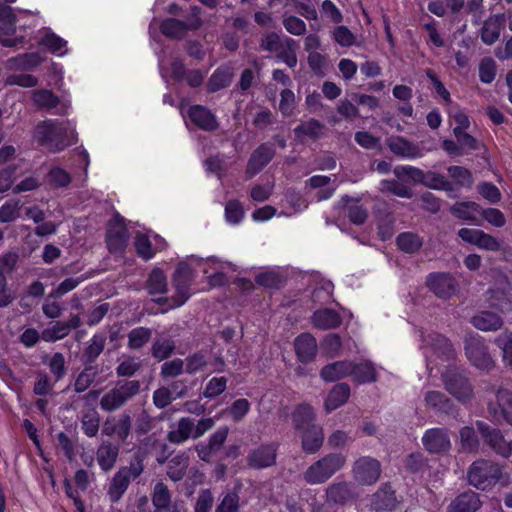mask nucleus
<instances>
[{
	"label": "nucleus",
	"mask_w": 512,
	"mask_h": 512,
	"mask_svg": "<svg viewBox=\"0 0 512 512\" xmlns=\"http://www.w3.org/2000/svg\"><path fill=\"white\" fill-rule=\"evenodd\" d=\"M333 289V283L329 280H324L316 285L312 290H305V293L308 296L307 301L310 302L313 311L309 320L337 321L343 320L344 318L352 320V313H346V310L343 309L344 314H341L332 308L326 307V305L330 304L333 300Z\"/></svg>",
	"instance_id": "f257e3e1"
},
{
	"label": "nucleus",
	"mask_w": 512,
	"mask_h": 512,
	"mask_svg": "<svg viewBox=\"0 0 512 512\" xmlns=\"http://www.w3.org/2000/svg\"><path fill=\"white\" fill-rule=\"evenodd\" d=\"M194 281V272L187 262H180L173 273L172 282L175 295L171 298L160 297L154 301L157 306L155 313H165L186 303L191 296V285Z\"/></svg>",
	"instance_id": "f03ea898"
},
{
	"label": "nucleus",
	"mask_w": 512,
	"mask_h": 512,
	"mask_svg": "<svg viewBox=\"0 0 512 512\" xmlns=\"http://www.w3.org/2000/svg\"><path fill=\"white\" fill-rule=\"evenodd\" d=\"M503 478V467L494 461L478 459L467 470L468 483L481 491L491 490Z\"/></svg>",
	"instance_id": "7ed1b4c3"
},
{
	"label": "nucleus",
	"mask_w": 512,
	"mask_h": 512,
	"mask_svg": "<svg viewBox=\"0 0 512 512\" xmlns=\"http://www.w3.org/2000/svg\"><path fill=\"white\" fill-rule=\"evenodd\" d=\"M346 464V457L340 453H330L314 462L303 473L304 480L310 485L323 484Z\"/></svg>",
	"instance_id": "20e7f679"
},
{
	"label": "nucleus",
	"mask_w": 512,
	"mask_h": 512,
	"mask_svg": "<svg viewBox=\"0 0 512 512\" xmlns=\"http://www.w3.org/2000/svg\"><path fill=\"white\" fill-rule=\"evenodd\" d=\"M140 383L136 380L120 382L113 389L105 393L100 399L103 411L113 412L120 409L129 399L139 393Z\"/></svg>",
	"instance_id": "39448f33"
},
{
	"label": "nucleus",
	"mask_w": 512,
	"mask_h": 512,
	"mask_svg": "<svg viewBox=\"0 0 512 512\" xmlns=\"http://www.w3.org/2000/svg\"><path fill=\"white\" fill-rule=\"evenodd\" d=\"M66 130L51 121H44L36 127V138L41 146L46 147L50 152L63 151L69 143L66 141Z\"/></svg>",
	"instance_id": "423d86ee"
},
{
	"label": "nucleus",
	"mask_w": 512,
	"mask_h": 512,
	"mask_svg": "<svg viewBox=\"0 0 512 512\" xmlns=\"http://www.w3.org/2000/svg\"><path fill=\"white\" fill-rule=\"evenodd\" d=\"M445 389L459 402H469L473 396V387L468 378L456 370H447L442 374Z\"/></svg>",
	"instance_id": "0eeeda50"
},
{
	"label": "nucleus",
	"mask_w": 512,
	"mask_h": 512,
	"mask_svg": "<svg viewBox=\"0 0 512 512\" xmlns=\"http://www.w3.org/2000/svg\"><path fill=\"white\" fill-rule=\"evenodd\" d=\"M476 426L484 442L496 454L503 458L512 456V440H507L500 429L482 421H478Z\"/></svg>",
	"instance_id": "6e6552de"
},
{
	"label": "nucleus",
	"mask_w": 512,
	"mask_h": 512,
	"mask_svg": "<svg viewBox=\"0 0 512 512\" xmlns=\"http://www.w3.org/2000/svg\"><path fill=\"white\" fill-rule=\"evenodd\" d=\"M129 232L125 219L116 213L109 222L106 234V245L110 253H123L128 245Z\"/></svg>",
	"instance_id": "1a4fd4ad"
},
{
	"label": "nucleus",
	"mask_w": 512,
	"mask_h": 512,
	"mask_svg": "<svg viewBox=\"0 0 512 512\" xmlns=\"http://www.w3.org/2000/svg\"><path fill=\"white\" fill-rule=\"evenodd\" d=\"M425 284L429 291L442 300H448L456 294L458 282L449 272H431L427 275Z\"/></svg>",
	"instance_id": "9d476101"
},
{
	"label": "nucleus",
	"mask_w": 512,
	"mask_h": 512,
	"mask_svg": "<svg viewBox=\"0 0 512 512\" xmlns=\"http://www.w3.org/2000/svg\"><path fill=\"white\" fill-rule=\"evenodd\" d=\"M465 353L470 363L480 370H491L495 362L479 335H469L465 340Z\"/></svg>",
	"instance_id": "9b49d317"
},
{
	"label": "nucleus",
	"mask_w": 512,
	"mask_h": 512,
	"mask_svg": "<svg viewBox=\"0 0 512 512\" xmlns=\"http://www.w3.org/2000/svg\"><path fill=\"white\" fill-rule=\"evenodd\" d=\"M352 473L355 481L359 484L372 485L380 478L381 464L375 458L363 456L354 462Z\"/></svg>",
	"instance_id": "f8f14e48"
},
{
	"label": "nucleus",
	"mask_w": 512,
	"mask_h": 512,
	"mask_svg": "<svg viewBox=\"0 0 512 512\" xmlns=\"http://www.w3.org/2000/svg\"><path fill=\"white\" fill-rule=\"evenodd\" d=\"M276 150L272 143H261L250 155L245 173L248 178L259 174L275 157Z\"/></svg>",
	"instance_id": "ddd939ff"
},
{
	"label": "nucleus",
	"mask_w": 512,
	"mask_h": 512,
	"mask_svg": "<svg viewBox=\"0 0 512 512\" xmlns=\"http://www.w3.org/2000/svg\"><path fill=\"white\" fill-rule=\"evenodd\" d=\"M458 237L471 245H475L486 251H498L500 242L494 236L485 233L479 229L461 228L458 231Z\"/></svg>",
	"instance_id": "4468645a"
},
{
	"label": "nucleus",
	"mask_w": 512,
	"mask_h": 512,
	"mask_svg": "<svg viewBox=\"0 0 512 512\" xmlns=\"http://www.w3.org/2000/svg\"><path fill=\"white\" fill-rule=\"evenodd\" d=\"M190 121L200 130L213 132L218 129L217 117L206 106L192 105L187 111Z\"/></svg>",
	"instance_id": "2eb2a0df"
},
{
	"label": "nucleus",
	"mask_w": 512,
	"mask_h": 512,
	"mask_svg": "<svg viewBox=\"0 0 512 512\" xmlns=\"http://www.w3.org/2000/svg\"><path fill=\"white\" fill-rule=\"evenodd\" d=\"M488 409L496 419L502 418L512 426V391L499 388L496 392V401L490 402Z\"/></svg>",
	"instance_id": "dca6fc26"
},
{
	"label": "nucleus",
	"mask_w": 512,
	"mask_h": 512,
	"mask_svg": "<svg viewBox=\"0 0 512 512\" xmlns=\"http://www.w3.org/2000/svg\"><path fill=\"white\" fill-rule=\"evenodd\" d=\"M276 456L277 446L275 444H263L249 453L247 463L254 469H264L275 464Z\"/></svg>",
	"instance_id": "f3484780"
},
{
	"label": "nucleus",
	"mask_w": 512,
	"mask_h": 512,
	"mask_svg": "<svg viewBox=\"0 0 512 512\" xmlns=\"http://www.w3.org/2000/svg\"><path fill=\"white\" fill-rule=\"evenodd\" d=\"M422 443L429 453H444L451 447L448 433L442 428L428 429L422 437Z\"/></svg>",
	"instance_id": "a211bd4d"
},
{
	"label": "nucleus",
	"mask_w": 512,
	"mask_h": 512,
	"mask_svg": "<svg viewBox=\"0 0 512 512\" xmlns=\"http://www.w3.org/2000/svg\"><path fill=\"white\" fill-rule=\"evenodd\" d=\"M506 21L507 18L504 13L490 15L483 22L481 28L480 37L482 42L486 45L494 44L504 30Z\"/></svg>",
	"instance_id": "6ab92c4d"
},
{
	"label": "nucleus",
	"mask_w": 512,
	"mask_h": 512,
	"mask_svg": "<svg viewBox=\"0 0 512 512\" xmlns=\"http://www.w3.org/2000/svg\"><path fill=\"white\" fill-rule=\"evenodd\" d=\"M487 302L489 307L500 313L512 311L511 287L507 284L505 287H494L487 291Z\"/></svg>",
	"instance_id": "aec40b11"
},
{
	"label": "nucleus",
	"mask_w": 512,
	"mask_h": 512,
	"mask_svg": "<svg viewBox=\"0 0 512 512\" xmlns=\"http://www.w3.org/2000/svg\"><path fill=\"white\" fill-rule=\"evenodd\" d=\"M294 349L297 359L301 363L312 362L318 351L316 339L309 333H303L296 337L294 341Z\"/></svg>",
	"instance_id": "412c9836"
},
{
	"label": "nucleus",
	"mask_w": 512,
	"mask_h": 512,
	"mask_svg": "<svg viewBox=\"0 0 512 512\" xmlns=\"http://www.w3.org/2000/svg\"><path fill=\"white\" fill-rule=\"evenodd\" d=\"M390 151L401 158L416 159L422 156L421 149L418 145L407 140L402 136H395L388 140Z\"/></svg>",
	"instance_id": "4be33fe9"
},
{
	"label": "nucleus",
	"mask_w": 512,
	"mask_h": 512,
	"mask_svg": "<svg viewBox=\"0 0 512 512\" xmlns=\"http://www.w3.org/2000/svg\"><path fill=\"white\" fill-rule=\"evenodd\" d=\"M482 502L477 493L467 491L459 494L451 501L447 512H476L480 509Z\"/></svg>",
	"instance_id": "5701e85b"
},
{
	"label": "nucleus",
	"mask_w": 512,
	"mask_h": 512,
	"mask_svg": "<svg viewBox=\"0 0 512 512\" xmlns=\"http://www.w3.org/2000/svg\"><path fill=\"white\" fill-rule=\"evenodd\" d=\"M119 447L110 441H103L97 448L96 459L104 472H109L118 459Z\"/></svg>",
	"instance_id": "b1692460"
},
{
	"label": "nucleus",
	"mask_w": 512,
	"mask_h": 512,
	"mask_svg": "<svg viewBox=\"0 0 512 512\" xmlns=\"http://www.w3.org/2000/svg\"><path fill=\"white\" fill-rule=\"evenodd\" d=\"M308 296L305 291L295 294L293 297L286 296L282 301V307L290 309L295 315H288L286 320H299L300 315L307 311H312Z\"/></svg>",
	"instance_id": "393cba45"
},
{
	"label": "nucleus",
	"mask_w": 512,
	"mask_h": 512,
	"mask_svg": "<svg viewBox=\"0 0 512 512\" xmlns=\"http://www.w3.org/2000/svg\"><path fill=\"white\" fill-rule=\"evenodd\" d=\"M325 126L322 122L315 118H310L307 121L301 122L294 128V134L299 140L308 138L313 141L320 139L323 135Z\"/></svg>",
	"instance_id": "a878e982"
},
{
	"label": "nucleus",
	"mask_w": 512,
	"mask_h": 512,
	"mask_svg": "<svg viewBox=\"0 0 512 512\" xmlns=\"http://www.w3.org/2000/svg\"><path fill=\"white\" fill-rule=\"evenodd\" d=\"M481 206L473 201L456 202L450 207L451 214L460 220L477 224L476 214H480Z\"/></svg>",
	"instance_id": "bb28decb"
},
{
	"label": "nucleus",
	"mask_w": 512,
	"mask_h": 512,
	"mask_svg": "<svg viewBox=\"0 0 512 512\" xmlns=\"http://www.w3.org/2000/svg\"><path fill=\"white\" fill-rule=\"evenodd\" d=\"M350 397V387L346 383H339L330 390L324 408L327 413L344 405Z\"/></svg>",
	"instance_id": "cd10ccee"
},
{
	"label": "nucleus",
	"mask_w": 512,
	"mask_h": 512,
	"mask_svg": "<svg viewBox=\"0 0 512 512\" xmlns=\"http://www.w3.org/2000/svg\"><path fill=\"white\" fill-rule=\"evenodd\" d=\"M327 501L335 504H345L354 497L352 485L348 482H335L326 489Z\"/></svg>",
	"instance_id": "c85d7f7f"
},
{
	"label": "nucleus",
	"mask_w": 512,
	"mask_h": 512,
	"mask_svg": "<svg viewBox=\"0 0 512 512\" xmlns=\"http://www.w3.org/2000/svg\"><path fill=\"white\" fill-rule=\"evenodd\" d=\"M350 373V361H337L324 366L320 372V376L325 382H334L350 376Z\"/></svg>",
	"instance_id": "c756f323"
},
{
	"label": "nucleus",
	"mask_w": 512,
	"mask_h": 512,
	"mask_svg": "<svg viewBox=\"0 0 512 512\" xmlns=\"http://www.w3.org/2000/svg\"><path fill=\"white\" fill-rule=\"evenodd\" d=\"M353 381L357 384L371 383L377 380L375 366L370 361H364L358 364L351 362V373Z\"/></svg>",
	"instance_id": "7c9ffc66"
},
{
	"label": "nucleus",
	"mask_w": 512,
	"mask_h": 512,
	"mask_svg": "<svg viewBox=\"0 0 512 512\" xmlns=\"http://www.w3.org/2000/svg\"><path fill=\"white\" fill-rule=\"evenodd\" d=\"M302 448L306 453L317 452L324 441L323 429L318 425H311L306 430H303Z\"/></svg>",
	"instance_id": "2f4dec72"
},
{
	"label": "nucleus",
	"mask_w": 512,
	"mask_h": 512,
	"mask_svg": "<svg viewBox=\"0 0 512 512\" xmlns=\"http://www.w3.org/2000/svg\"><path fill=\"white\" fill-rule=\"evenodd\" d=\"M232 71L229 67L220 66L214 70L207 83V91L215 93L230 86Z\"/></svg>",
	"instance_id": "473e14b6"
},
{
	"label": "nucleus",
	"mask_w": 512,
	"mask_h": 512,
	"mask_svg": "<svg viewBox=\"0 0 512 512\" xmlns=\"http://www.w3.org/2000/svg\"><path fill=\"white\" fill-rule=\"evenodd\" d=\"M255 283L266 289L278 290L286 285V277L276 270H267L255 275Z\"/></svg>",
	"instance_id": "72a5a7b5"
},
{
	"label": "nucleus",
	"mask_w": 512,
	"mask_h": 512,
	"mask_svg": "<svg viewBox=\"0 0 512 512\" xmlns=\"http://www.w3.org/2000/svg\"><path fill=\"white\" fill-rule=\"evenodd\" d=\"M159 29L169 39L180 40L187 34L184 21L177 18H165L161 21Z\"/></svg>",
	"instance_id": "f704fd0d"
},
{
	"label": "nucleus",
	"mask_w": 512,
	"mask_h": 512,
	"mask_svg": "<svg viewBox=\"0 0 512 512\" xmlns=\"http://www.w3.org/2000/svg\"><path fill=\"white\" fill-rule=\"evenodd\" d=\"M292 418L297 430H306L311 427V425H314V409L306 403L300 404L294 410Z\"/></svg>",
	"instance_id": "c9c22d12"
},
{
	"label": "nucleus",
	"mask_w": 512,
	"mask_h": 512,
	"mask_svg": "<svg viewBox=\"0 0 512 512\" xmlns=\"http://www.w3.org/2000/svg\"><path fill=\"white\" fill-rule=\"evenodd\" d=\"M422 185L433 190L445 192H452L456 189L454 184L444 175L433 171H427L424 173Z\"/></svg>",
	"instance_id": "e433bc0d"
},
{
	"label": "nucleus",
	"mask_w": 512,
	"mask_h": 512,
	"mask_svg": "<svg viewBox=\"0 0 512 512\" xmlns=\"http://www.w3.org/2000/svg\"><path fill=\"white\" fill-rule=\"evenodd\" d=\"M130 479L120 469L113 476L109 489L108 496L112 502H118L123 494L129 487Z\"/></svg>",
	"instance_id": "4c0bfd02"
},
{
	"label": "nucleus",
	"mask_w": 512,
	"mask_h": 512,
	"mask_svg": "<svg viewBox=\"0 0 512 512\" xmlns=\"http://www.w3.org/2000/svg\"><path fill=\"white\" fill-rule=\"evenodd\" d=\"M193 429V420L188 417H183L179 420L177 428L168 433V440L172 443H183L191 436Z\"/></svg>",
	"instance_id": "58836bf2"
},
{
	"label": "nucleus",
	"mask_w": 512,
	"mask_h": 512,
	"mask_svg": "<svg viewBox=\"0 0 512 512\" xmlns=\"http://www.w3.org/2000/svg\"><path fill=\"white\" fill-rule=\"evenodd\" d=\"M398 248L408 254H414L422 247L421 238L412 232H402L396 238Z\"/></svg>",
	"instance_id": "ea45409f"
},
{
	"label": "nucleus",
	"mask_w": 512,
	"mask_h": 512,
	"mask_svg": "<svg viewBox=\"0 0 512 512\" xmlns=\"http://www.w3.org/2000/svg\"><path fill=\"white\" fill-rule=\"evenodd\" d=\"M38 43L40 46L45 47L48 51L57 56L64 55L65 52H63V49L67 45V41L65 39L52 31L46 32Z\"/></svg>",
	"instance_id": "a19ab883"
},
{
	"label": "nucleus",
	"mask_w": 512,
	"mask_h": 512,
	"mask_svg": "<svg viewBox=\"0 0 512 512\" xmlns=\"http://www.w3.org/2000/svg\"><path fill=\"white\" fill-rule=\"evenodd\" d=\"M10 61L16 69L29 71L38 67L42 63L43 58L39 52H28L20 54Z\"/></svg>",
	"instance_id": "79ce46f5"
},
{
	"label": "nucleus",
	"mask_w": 512,
	"mask_h": 512,
	"mask_svg": "<svg viewBox=\"0 0 512 512\" xmlns=\"http://www.w3.org/2000/svg\"><path fill=\"white\" fill-rule=\"evenodd\" d=\"M147 289L149 294H162L167 291V278L160 268H154L147 279Z\"/></svg>",
	"instance_id": "37998d69"
},
{
	"label": "nucleus",
	"mask_w": 512,
	"mask_h": 512,
	"mask_svg": "<svg viewBox=\"0 0 512 512\" xmlns=\"http://www.w3.org/2000/svg\"><path fill=\"white\" fill-rule=\"evenodd\" d=\"M297 49V42L293 38L286 37L285 45L276 53L277 58L284 62L289 68H294L297 65Z\"/></svg>",
	"instance_id": "c03bdc74"
},
{
	"label": "nucleus",
	"mask_w": 512,
	"mask_h": 512,
	"mask_svg": "<svg viewBox=\"0 0 512 512\" xmlns=\"http://www.w3.org/2000/svg\"><path fill=\"white\" fill-rule=\"evenodd\" d=\"M449 176L455 182L457 188H470L473 184V175L469 169L463 166L452 165L447 168Z\"/></svg>",
	"instance_id": "a18cd8bd"
},
{
	"label": "nucleus",
	"mask_w": 512,
	"mask_h": 512,
	"mask_svg": "<svg viewBox=\"0 0 512 512\" xmlns=\"http://www.w3.org/2000/svg\"><path fill=\"white\" fill-rule=\"evenodd\" d=\"M189 465V458L185 454L176 455L168 464V476L173 481H179L186 473Z\"/></svg>",
	"instance_id": "49530a36"
},
{
	"label": "nucleus",
	"mask_w": 512,
	"mask_h": 512,
	"mask_svg": "<svg viewBox=\"0 0 512 512\" xmlns=\"http://www.w3.org/2000/svg\"><path fill=\"white\" fill-rule=\"evenodd\" d=\"M134 247L136 254L145 261H148L155 256L152 243L149 237L144 233L138 232L135 235Z\"/></svg>",
	"instance_id": "de8ad7c7"
},
{
	"label": "nucleus",
	"mask_w": 512,
	"mask_h": 512,
	"mask_svg": "<svg viewBox=\"0 0 512 512\" xmlns=\"http://www.w3.org/2000/svg\"><path fill=\"white\" fill-rule=\"evenodd\" d=\"M424 402L426 406L437 412L446 411L450 407V400L440 391H428L425 393Z\"/></svg>",
	"instance_id": "09e8293b"
},
{
	"label": "nucleus",
	"mask_w": 512,
	"mask_h": 512,
	"mask_svg": "<svg viewBox=\"0 0 512 512\" xmlns=\"http://www.w3.org/2000/svg\"><path fill=\"white\" fill-rule=\"evenodd\" d=\"M425 171L410 165H399L394 169L395 176L400 180H410L415 184H422Z\"/></svg>",
	"instance_id": "8fccbe9b"
},
{
	"label": "nucleus",
	"mask_w": 512,
	"mask_h": 512,
	"mask_svg": "<svg viewBox=\"0 0 512 512\" xmlns=\"http://www.w3.org/2000/svg\"><path fill=\"white\" fill-rule=\"evenodd\" d=\"M460 443L461 448L465 452L475 453L479 448V439L474 431V429L470 426H465L460 429Z\"/></svg>",
	"instance_id": "3c124183"
},
{
	"label": "nucleus",
	"mask_w": 512,
	"mask_h": 512,
	"mask_svg": "<svg viewBox=\"0 0 512 512\" xmlns=\"http://www.w3.org/2000/svg\"><path fill=\"white\" fill-rule=\"evenodd\" d=\"M152 502L156 509H165L171 503V494L168 487L158 482L155 484L152 491Z\"/></svg>",
	"instance_id": "603ef678"
},
{
	"label": "nucleus",
	"mask_w": 512,
	"mask_h": 512,
	"mask_svg": "<svg viewBox=\"0 0 512 512\" xmlns=\"http://www.w3.org/2000/svg\"><path fill=\"white\" fill-rule=\"evenodd\" d=\"M244 208L238 199L229 200L225 205V219L228 223L236 225L244 218Z\"/></svg>",
	"instance_id": "864d4df0"
},
{
	"label": "nucleus",
	"mask_w": 512,
	"mask_h": 512,
	"mask_svg": "<svg viewBox=\"0 0 512 512\" xmlns=\"http://www.w3.org/2000/svg\"><path fill=\"white\" fill-rule=\"evenodd\" d=\"M34 103L41 108H56L60 102L53 91L47 89L37 90L33 94Z\"/></svg>",
	"instance_id": "5fc2aeb1"
},
{
	"label": "nucleus",
	"mask_w": 512,
	"mask_h": 512,
	"mask_svg": "<svg viewBox=\"0 0 512 512\" xmlns=\"http://www.w3.org/2000/svg\"><path fill=\"white\" fill-rule=\"evenodd\" d=\"M332 39L342 47H351L356 42L353 32L344 25H338L332 31Z\"/></svg>",
	"instance_id": "6e6d98bb"
},
{
	"label": "nucleus",
	"mask_w": 512,
	"mask_h": 512,
	"mask_svg": "<svg viewBox=\"0 0 512 512\" xmlns=\"http://www.w3.org/2000/svg\"><path fill=\"white\" fill-rule=\"evenodd\" d=\"M144 458H145V455L144 453L142 452H136L130 463H129V466H125V467H122L120 468L121 471L124 472V474L126 476H128V478L131 480V479H136L138 478L144 471Z\"/></svg>",
	"instance_id": "4d7b16f0"
},
{
	"label": "nucleus",
	"mask_w": 512,
	"mask_h": 512,
	"mask_svg": "<svg viewBox=\"0 0 512 512\" xmlns=\"http://www.w3.org/2000/svg\"><path fill=\"white\" fill-rule=\"evenodd\" d=\"M495 344L502 350L505 365L512 366V332H503L495 338Z\"/></svg>",
	"instance_id": "13d9d810"
},
{
	"label": "nucleus",
	"mask_w": 512,
	"mask_h": 512,
	"mask_svg": "<svg viewBox=\"0 0 512 512\" xmlns=\"http://www.w3.org/2000/svg\"><path fill=\"white\" fill-rule=\"evenodd\" d=\"M47 177L49 183L56 188L67 187L72 180L70 173L61 167L51 168Z\"/></svg>",
	"instance_id": "bf43d9fd"
},
{
	"label": "nucleus",
	"mask_w": 512,
	"mask_h": 512,
	"mask_svg": "<svg viewBox=\"0 0 512 512\" xmlns=\"http://www.w3.org/2000/svg\"><path fill=\"white\" fill-rule=\"evenodd\" d=\"M227 387V379L223 376L211 378L203 391V396L207 399H214L221 395Z\"/></svg>",
	"instance_id": "052dcab7"
},
{
	"label": "nucleus",
	"mask_w": 512,
	"mask_h": 512,
	"mask_svg": "<svg viewBox=\"0 0 512 512\" xmlns=\"http://www.w3.org/2000/svg\"><path fill=\"white\" fill-rule=\"evenodd\" d=\"M100 417L96 411H89L82 417L81 424L84 434L88 437H94L99 430Z\"/></svg>",
	"instance_id": "680f3d73"
},
{
	"label": "nucleus",
	"mask_w": 512,
	"mask_h": 512,
	"mask_svg": "<svg viewBox=\"0 0 512 512\" xmlns=\"http://www.w3.org/2000/svg\"><path fill=\"white\" fill-rule=\"evenodd\" d=\"M496 77V63L490 58H483L479 64V79L484 84H490Z\"/></svg>",
	"instance_id": "e2e57ef3"
},
{
	"label": "nucleus",
	"mask_w": 512,
	"mask_h": 512,
	"mask_svg": "<svg viewBox=\"0 0 512 512\" xmlns=\"http://www.w3.org/2000/svg\"><path fill=\"white\" fill-rule=\"evenodd\" d=\"M374 497V504L377 510L391 508L395 502L394 492L387 486L380 488Z\"/></svg>",
	"instance_id": "0e129e2a"
},
{
	"label": "nucleus",
	"mask_w": 512,
	"mask_h": 512,
	"mask_svg": "<svg viewBox=\"0 0 512 512\" xmlns=\"http://www.w3.org/2000/svg\"><path fill=\"white\" fill-rule=\"evenodd\" d=\"M96 376V372L92 367H86L79 375L77 376L74 383V390L77 393H82L86 391L91 384L94 382Z\"/></svg>",
	"instance_id": "69168bd1"
},
{
	"label": "nucleus",
	"mask_w": 512,
	"mask_h": 512,
	"mask_svg": "<svg viewBox=\"0 0 512 512\" xmlns=\"http://www.w3.org/2000/svg\"><path fill=\"white\" fill-rule=\"evenodd\" d=\"M284 45L276 32L265 34L260 41V49L270 53H277Z\"/></svg>",
	"instance_id": "338daca9"
},
{
	"label": "nucleus",
	"mask_w": 512,
	"mask_h": 512,
	"mask_svg": "<svg viewBox=\"0 0 512 512\" xmlns=\"http://www.w3.org/2000/svg\"><path fill=\"white\" fill-rule=\"evenodd\" d=\"M238 510L239 496L237 493L229 492L223 497L215 512H238Z\"/></svg>",
	"instance_id": "774afa93"
}]
</instances>
